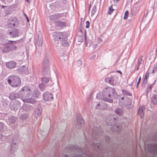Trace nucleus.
<instances>
[{
    "instance_id": "c03bdc74",
    "label": "nucleus",
    "mask_w": 157,
    "mask_h": 157,
    "mask_svg": "<svg viewBox=\"0 0 157 157\" xmlns=\"http://www.w3.org/2000/svg\"><path fill=\"white\" fill-rule=\"evenodd\" d=\"M105 140L107 142H108L109 140V137L107 136H106L105 137Z\"/></svg>"
},
{
    "instance_id": "c756f323",
    "label": "nucleus",
    "mask_w": 157,
    "mask_h": 157,
    "mask_svg": "<svg viewBox=\"0 0 157 157\" xmlns=\"http://www.w3.org/2000/svg\"><path fill=\"white\" fill-rule=\"evenodd\" d=\"M97 10L96 6L95 5L93 6L91 10V16H93Z\"/></svg>"
},
{
    "instance_id": "774afa93",
    "label": "nucleus",
    "mask_w": 157,
    "mask_h": 157,
    "mask_svg": "<svg viewBox=\"0 0 157 157\" xmlns=\"http://www.w3.org/2000/svg\"><path fill=\"white\" fill-rule=\"evenodd\" d=\"M129 2H131L133 0H128Z\"/></svg>"
},
{
    "instance_id": "2eb2a0df",
    "label": "nucleus",
    "mask_w": 157,
    "mask_h": 157,
    "mask_svg": "<svg viewBox=\"0 0 157 157\" xmlns=\"http://www.w3.org/2000/svg\"><path fill=\"white\" fill-rule=\"evenodd\" d=\"M43 98L45 101H51L52 99L53 98V94L47 91L44 93L43 94Z\"/></svg>"
},
{
    "instance_id": "680f3d73",
    "label": "nucleus",
    "mask_w": 157,
    "mask_h": 157,
    "mask_svg": "<svg viewBox=\"0 0 157 157\" xmlns=\"http://www.w3.org/2000/svg\"><path fill=\"white\" fill-rule=\"evenodd\" d=\"M1 6L2 7V8H4L5 7H6V6H4L3 5H1Z\"/></svg>"
},
{
    "instance_id": "58836bf2",
    "label": "nucleus",
    "mask_w": 157,
    "mask_h": 157,
    "mask_svg": "<svg viewBox=\"0 0 157 157\" xmlns=\"http://www.w3.org/2000/svg\"><path fill=\"white\" fill-rule=\"evenodd\" d=\"M86 28H89L90 27V23L89 21H86Z\"/></svg>"
},
{
    "instance_id": "aec40b11",
    "label": "nucleus",
    "mask_w": 157,
    "mask_h": 157,
    "mask_svg": "<svg viewBox=\"0 0 157 157\" xmlns=\"http://www.w3.org/2000/svg\"><path fill=\"white\" fill-rule=\"evenodd\" d=\"M105 81L112 85H114L115 84L114 78L113 76L106 78L105 79Z\"/></svg>"
},
{
    "instance_id": "4c0bfd02",
    "label": "nucleus",
    "mask_w": 157,
    "mask_h": 157,
    "mask_svg": "<svg viewBox=\"0 0 157 157\" xmlns=\"http://www.w3.org/2000/svg\"><path fill=\"white\" fill-rule=\"evenodd\" d=\"M152 86L150 85L149 87H148L146 90L147 93V94L151 90Z\"/></svg>"
},
{
    "instance_id": "c85d7f7f",
    "label": "nucleus",
    "mask_w": 157,
    "mask_h": 157,
    "mask_svg": "<svg viewBox=\"0 0 157 157\" xmlns=\"http://www.w3.org/2000/svg\"><path fill=\"white\" fill-rule=\"evenodd\" d=\"M41 80L42 82L45 84H47L48 82L50 80L49 78L46 77H43L41 78Z\"/></svg>"
},
{
    "instance_id": "37998d69",
    "label": "nucleus",
    "mask_w": 157,
    "mask_h": 157,
    "mask_svg": "<svg viewBox=\"0 0 157 157\" xmlns=\"http://www.w3.org/2000/svg\"><path fill=\"white\" fill-rule=\"evenodd\" d=\"M77 63L78 64V66H81L82 65V63L81 61L80 60H78L77 61Z\"/></svg>"
},
{
    "instance_id": "393cba45",
    "label": "nucleus",
    "mask_w": 157,
    "mask_h": 157,
    "mask_svg": "<svg viewBox=\"0 0 157 157\" xmlns=\"http://www.w3.org/2000/svg\"><path fill=\"white\" fill-rule=\"evenodd\" d=\"M33 96L35 98H37L40 95V92L38 89H35L33 92Z\"/></svg>"
},
{
    "instance_id": "4468645a",
    "label": "nucleus",
    "mask_w": 157,
    "mask_h": 157,
    "mask_svg": "<svg viewBox=\"0 0 157 157\" xmlns=\"http://www.w3.org/2000/svg\"><path fill=\"white\" fill-rule=\"evenodd\" d=\"M108 107L107 105L105 102H99V103L97 104L95 108L99 110H106Z\"/></svg>"
},
{
    "instance_id": "b1692460",
    "label": "nucleus",
    "mask_w": 157,
    "mask_h": 157,
    "mask_svg": "<svg viewBox=\"0 0 157 157\" xmlns=\"http://www.w3.org/2000/svg\"><path fill=\"white\" fill-rule=\"evenodd\" d=\"M43 38L41 36H38V38L36 40V44L39 46H41L43 44Z\"/></svg>"
},
{
    "instance_id": "f3484780",
    "label": "nucleus",
    "mask_w": 157,
    "mask_h": 157,
    "mask_svg": "<svg viewBox=\"0 0 157 157\" xmlns=\"http://www.w3.org/2000/svg\"><path fill=\"white\" fill-rule=\"evenodd\" d=\"M20 94H19V91L18 93H17L13 92L10 94L9 98L11 100H13L20 98Z\"/></svg>"
},
{
    "instance_id": "72a5a7b5",
    "label": "nucleus",
    "mask_w": 157,
    "mask_h": 157,
    "mask_svg": "<svg viewBox=\"0 0 157 157\" xmlns=\"http://www.w3.org/2000/svg\"><path fill=\"white\" fill-rule=\"evenodd\" d=\"M147 79L146 78H144L143 82L142 83V86L144 88L146 85V84H147Z\"/></svg>"
},
{
    "instance_id": "412c9836",
    "label": "nucleus",
    "mask_w": 157,
    "mask_h": 157,
    "mask_svg": "<svg viewBox=\"0 0 157 157\" xmlns=\"http://www.w3.org/2000/svg\"><path fill=\"white\" fill-rule=\"evenodd\" d=\"M145 107L144 106H142L141 107H140L137 112V114L140 115V117L143 118L144 117V114L143 113V110L145 109Z\"/></svg>"
},
{
    "instance_id": "a18cd8bd",
    "label": "nucleus",
    "mask_w": 157,
    "mask_h": 157,
    "mask_svg": "<svg viewBox=\"0 0 157 157\" xmlns=\"http://www.w3.org/2000/svg\"><path fill=\"white\" fill-rule=\"evenodd\" d=\"M96 55H93L92 56L90 57V59L91 60H92L93 59H94V58H95V57H96Z\"/></svg>"
},
{
    "instance_id": "c9c22d12",
    "label": "nucleus",
    "mask_w": 157,
    "mask_h": 157,
    "mask_svg": "<svg viewBox=\"0 0 157 157\" xmlns=\"http://www.w3.org/2000/svg\"><path fill=\"white\" fill-rule=\"evenodd\" d=\"M128 15V10H126L125 11L124 13V19H126L127 18Z\"/></svg>"
},
{
    "instance_id": "e433bc0d",
    "label": "nucleus",
    "mask_w": 157,
    "mask_h": 157,
    "mask_svg": "<svg viewBox=\"0 0 157 157\" xmlns=\"http://www.w3.org/2000/svg\"><path fill=\"white\" fill-rule=\"evenodd\" d=\"M24 69L25 67L24 66H23V67H21L19 68V69L20 71L21 72L22 74H23L25 72V70H24Z\"/></svg>"
},
{
    "instance_id": "7c9ffc66",
    "label": "nucleus",
    "mask_w": 157,
    "mask_h": 157,
    "mask_svg": "<svg viewBox=\"0 0 157 157\" xmlns=\"http://www.w3.org/2000/svg\"><path fill=\"white\" fill-rule=\"evenodd\" d=\"M28 117V115L27 114H23L20 116V119L22 120H26Z\"/></svg>"
},
{
    "instance_id": "79ce46f5",
    "label": "nucleus",
    "mask_w": 157,
    "mask_h": 157,
    "mask_svg": "<svg viewBox=\"0 0 157 157\" xmlns=\"http://www.w3.org/2000/svg\"><path fill=\"white\" fill-rule=\"evenodd\" d=\"M24 15L27 20V22H29V20L28 17L26 15V14L25 13H24Z\"/></svg>"
},
{
    "instance_id": "bb28decb",
    "label": "nucleus",
    "mask_w": 157,
    "mask_h": 157,
    "mask_svg": "<svg viewBox=\"0 0 157 157\" xmlns=\"http://www.w3.org/2000/svg\"><path fill=\"white\" fill-rule=\"evenodd\" d=\"M122 92L123 95H128L130 96H132V94L126 90H122Z\"/></svg>"
},
{
    "instance_id": "69168bd1",
    "label": "nucleus",
    "mask_w": 157,
    "mask_h": 157,
    "mask_svg": "<svg viewBox=\"0 0 157 157\" xmlns=\"http://www.w3.org/2000/svg\"><path fill=\"white\" fill-rule=\"evenodd\" d=\"M2 137V135L0 133V139H1Z\"/></svg>"
},
{
    "instance_id": "0e129e2a",
    "label": "nucleus",
    "mask_w": 157,
    "mask_h": 157,
    "mask_svg": "<svg viewBox=\"0 0 157 157\" xmlns=\"http://www.w3.org/2000/svg\"><path fill=\"white\" fill-rule=\"evenodd\" d=\"M63 157H67V155H62Z\"/></svg>"
},
{
    "instance_id": "338daca9",
    "label": "nucleus",
    "mask_w": 157,
    "mask_h": 157,
    "mask_svg": "<svg viewBox=\"0 0 157 157\" xmlns=\"http://www.w3.org/2000/svg\"><path fill=\"white\" fill-rule=\"evenodd\" d=\"M147 15V14H146V15L144 14V16H143V18H144V17H146V16Z\"/></svg>"
},
{
    "instance_id": "052dcab7",
    "label": "nucleus",
    "mask_w": 157,
    "mask_h": 157,
    "mask_svg": "<svg viewBox=\"0 0 157 157\" xmlns=\"http://www.w3.org/2000/svg\"><path fill=\"white\" fill-rule=\"evenodd\" d=\"M156 71V70H155V69H153V71H152V73H153L154 72H155V71Z\"/></svg>"
},
{
    "instance_id": "09e8293b",
    "label": "nucleus",
    "mask_w": 157,
    "mask_h": 157,
    "mask_svg": "<svg viewBox=\"0 0 157 157\" xmlns=\"http://www.w3.org/2000/svg\"><path fill=\"white\" fill-rule=\"evenodd\" d=\"M133 108V107L132 106H127V108L128 109H132Z\"/></svg>"
},
{
    "instance_id": "dca6fc26",
    "label": "nucleus",
    "mask_w": 157,
    "mask_h": 157,
    "mask_svg": "<svg viewBox=\"0 0 157 157\" xmlns=\"http://www.w3.org/2000/svg\"><path fill=\"white\" fill-rule=\"evenodd\" d=\"M42 112V108L40 105H37L34 112V115L35 117L36 118L39 117L41 114Z\"/></svg>"
},
{
    "instance_id": "de8ad7c7",
    "label": "nucleus",
    "mask_w": 157,
    "mask_h": 157,
    "mask_svg": "<svg viewBox=\"0 0 157 157\" xmlns=\"http://www.w3.org/2000/svg\"><path fill=\"white\" fill-rule=\"evenodd\" d=\"M87 157H94L93 155L91 154H89L86 155Z\"/></svg>"
},
{
    "instance_id": "6e6552de",
    "label": "nucleus",
    "mask_w": 157,
    "mask_h": 157,
    "mask_svg": "<svg viewBox=\"0 0 157 157\" xmlns=\"http://www.w3.org/2000/svg\"><path fill=\"white\" fill-rule=\"evenodd\" d=\"M63 13H57L53 14L49 16L50 20L54 21H57L56 20H58L61 17L66 16V15Z\"/></svg>"
},
{
    "instance_id": "e2e57ef3",
    "label": "nucleus",
    "mask_w": 157,
    "mask_h": 157,
    "mask_svg": "<svg viewBox=\"0 0 157 157\" xmlns=\"http://www.w3.org/2000/svg\"><path fill=\"white\" fill-rule=\"evenodd\" d=\"M139 67L140 66H137V68H136V70L137 71H138V70L139 69Z\"/></svg>"
},
{
    "instance_id": "f257e3e1",
    "label": "nucleus",
    "mask_w": 157,
    "mask_h": 157,
    "mask_svg": "<svg viewBox=\"0 0 157 157\" xmlns=\"http://www.w3.org/2000/svg\"><path fill=\"white\" fill-rule=\"evenodd\" d=\"M52 37L55 41L59 42L62 46L67 47L69 45L67 40V36L64 32L56 33L53 35Z\"/></svg>"
},
{
    "instance_id": "49530a36",
    "label": "nucleus",
    "mask_w": 157,
    "mask_h": 157,
    "mask_svg": "<svg viewBox=\"0 0 157 157\" xmlns=\"http://www.w3.org/2000/svg\"><path fill=\"white\" fill-rule=\"evenodd\" d=\"M149 74V73H148V72H147L146 73L145 77L144 78H146L147 79V78L148 77Z\"/></svg>"
},
{
    "instance_id": "a878e982",
    "label": "nucleus",
    "mask_w": 157,
    "mask_h": 157,
    "mask_svg": "<svg viewBox=\"0 0 157 157\" xmlns=\"http://www.w3.org/2000/svg\"><path fill=\"white\" fill-rule=\"evenodd\" d=\"M151 101L154 105H157V95H154L151 98Z\"/></svg>"
},
{
    "instance_id": "0eeeda50",
    "label": "nucleus",
    "mask_w": 157,
    "mask_h": 157,
    "mask_svg": "<svg viewBox=\"0 0 157 157\" xmlns=\"http://www.w3.org/2000/svg\"><path fill=\"white\" fill-rule=\"evenodd\" d=\"M84 123V121L82 119L81 115L79 114H77L76 119L75 123L76 127L77 129L80 128Z\"/></svg>"
},
{
    "instance_id": "1a4fd4ad",
    "label": "nucleus",
    "mask_w": 157,
    "mask_h": 157,
    "mask_svg": "<svg viewBox=\"0 0 157 157\" xmlns=\"http://www.w3.org/2000/svg\"><path fill=\"white\" fill-rule=\"evenodd\" d=\"M19 141L15 140L14 139L10 148V151L11 154H13L16 149L18 148Z\"/></svg>"
},
{
    "instance_id": "7ed1b4c3",
    "label": "nucleus",
    "mask_w": 157,
    "mask_h": 157,
    "mask_svg": "<svg viewBox=\"0 0 157 157\" xmlns=\"http://www.w3.org/2000/svg\"><path fill=\"white\" fill-rule=\"evenodd\" d=\"M18 41V40H8L6 44H3L4 46L1 49L2 52L3 53H7L16 50L17 47L15 44H17Z\"/></svg>"
},
{
    "instance_id": "5701e85b",
    "label": "nucleus",
    "mask_w": 157,
    "mask_h": 157,
    "mask_svg": "<svg viewBox=\"0 0 157 157\" xmlns=\"http://www.w3.org/2000/svg\"><path fill=\"white\" fill-rule=\"evenodd\" d=\"M17 119L16 117L10 115L8 117V120L9 122L11 124L14 123Z\"/></svg>"
},
{
    "instance_id": "f03ea898",
    "label": "nucleus",
    "mask_w": 157,
    "mask_h": 157,
    "mask_svg": "<svg viewBox=\"0 0 157 157\" xmlns=\"http://www.w3.org/2000/svg\"><path fill=\"white\" fill-rule=\"evenodd\" d=\"M31 93L32 91L27 86L23 87L19 91L20 98H21L23 100H25L26 102H30L33 103L35 102V100H31V99H29Z\"/></svg>"
},
{
    "instance_id": "bf43d9fd",
    "label": "nucleus",
    "mask_w": 157,
    "mask_h": 157,
    "mask_svg": "<svg viewBox=\"0 0 157 157\" xmlns=\"http://www.w3.org/2000/svg\"><path fill=\"white\" fill-rule=\"evenodd\" d=\"M113 118L114 120L115 121H116V120L117 119V117H114Z\"/></svg>"
},
{
    "instance_id": "9b49d317",
    "label": "nucleus",
    "mask_w": 157,
    "mask_h": 157,
    "mask_svg": "<svg viewBox=\"0 0 157 157\" xmlns=\"http://www.w3.org/2000/svg\"><path fill=\"white\" fill-rule=\"evenodd\" d=\"M148 150L151 153L155 154L157 152V144L152 143L148 146Z\"/></svg>"
},
{
    "instance_id": "13d9d810",
    "label": "nucleus",
    "mask_w": 157,
    "mask_h": 157,
    "mask_svg": "<svg viewBox=\"0 0 157 157\" xmlns=\"http://www.w3.org/2000/svg\"><path fill=\"white\" fill-rule=\"evenodd\" d=\"M90 7H91V5H90V4L89 6V8H88L89 12L90 11Z\"/></svg>"
},
{
    "instance_id": "2f4dec72",
    "label": "nucleus",
    "mask_w": 157,
    "mask_h": 157,
    "mask_svg": "<svg viewBox=\"0 0 157 157\" xmlns=\"http://www.w3.org/2000/svg\"><path fill=\"white\" fill-rule=\"evenodd\" d=\"M39 86L40 89L42 91L44 90L46 87L45 85L43 83L40 84L39 85Z\"/></svg>"
},
{
    "instance_id": "f704fd0d",
    "label": "nucleus",
    "mask_w": 157,
    "mask_h": 157,
    "mask_svg": "<svg viewBox=\"0 0 157 157\" xmlns=\"http://www.w3.org/2000/svg\"><path fill=\"white\" fill-rule=\"evenodd\" d=\"M143 60L142 56H140V58L138 59V65L139 66H140V65L141 64L142 62V61Z\"/></svg>"
},
{
    "instance_id": "423d86ee",
    "label": "nucleus",
    "mask_w": 157,
    "mask_h": 157,
    "mask_svg": "<svg viewBox=\"0 0 157 157\" xmlns=\"http://www.w3.org/2000/svg\"><path fill=\"white\" fill-rule=\"evenodd\" d=\"M112 92L113 94H114L115 90L113 88H109L106 89V90L103 93V100L106 101L108 102L109 103H112L113 102V99H109L108 98H107L108 95V92Z\"/></svg>"
},
{
    "instance_id": "4be33fe9",
    "label": "nucleus",
    "mask_w": 157,
    "mask_h": 157,
    "mask_svg": "<svg viewBox=\"0 0 157 157\" xmlns=\"http://www.w3.org/2000/svg\"><path fill=\"white\" fill-rule=\"evenodd\" d=\"M124 112V110L122 108H117L115 111V113L119 116H121Z\"/></svg>"
},
{
    "instance_id": "6e6d98bb",
    "label": "nucleus",
    "mask_w": 157,
    "mask_h": 157,
    "mask_svg": "<svg viewBox=\"0 0 157 157\" xmlns=\"http://www.w3.org/2000/svg\"><path fill=\"white\" fill-rule=\"evenodd\" d=\"M116 72L120 73L121 75H122L121 72L120 71H116Z\"/></svg>"
},
{
    "instance_id": "4d7b16f0",
    "label": "nucleus",
    "mask_w": 157,
    "mask_h": 157,
    "mask_svg": "<svg viewBox=\"0 0 157 157\" xmlns=\"http://www.w3.org/2000/svg\"><path fill=\"white\" fill-rule=\"evenodd\" d=\"M25 1L27 3H29L31 1V0H25Z\"/></svg>"
},
{
    "instance_id": "603ef678",
    "label": "nucleus",
    "mask_w": 157,
    "mask_h": 157,
    "mask_svg": "<svg viewBox=\"0 0 157 157\" xmlns=\"http://www.w3.org/2000/svg\"><path fill=\"white\" fill-rule=\"evenodd\" d=\"M154 69L155 70H156L157 71V65L156 64L154 65Z\"/></svg>"
},
{
    "instance_id": "9d476101",
    "label": "nucleus",
    "mask_w": 157,
    "mask_h": 157,
    "mask_svg": "<svg viewBox=\"0 0 157 157\" xmlns=\"http://www.w3.org/2000/svg\"><path fill=\"white\" fill-rule=\"evenodd\" d=\"M20 102L17 100L11 101L10 105V109L14 111L17 110L20 107Z\"/></svg>"
},
{
    "instance_id": "5fc2aeb1",
    "label": "nucleus",
    "mask_w": 157,
    "mask_h": 157,
    "mask_svg": "<svg viewBox=\"0 0 157 157\" xmlns=\"http://www.w3.org/2000/svg\"><path fill=\"white\" fill-rule=\"evenodd\" d=\"M74 157H83V156H81L80 155H77L75 156H74Z\"/></svg>"
},
{
    "instance_id": "a211bd4d",
    "label": "nucleus",
    "mask_w": 157,
    "mask_h": 157,
    "mask_svg": "<svg viewBox=\"0 0 157 157\" xmlns=\"http://www.w3.org/2000/svg\"><path fill=\"white\" fill-rule=\"evenodd\" d=\"M16 64V63L14 61H10L6 63V67L10 69L15 68Z\"/></svg>"
},
{
    "instance_id": "20e7f679",
    "label": "nucleus",
    "mask_w": 157,
    "mask_h": 157,
    "mask_svg": "<svg viewBox=\"0 0 157 157\" xmlns=\"http://www.w3.org/2000/svg\"><path fill=\"white\" fill-rule=\"evenodd\" d=\"M7 82L11 86L16 87L20 85L21 80L17 76L11 75L7 78Z\"/></svg>"
},
{
    "instance_id": "864d4df0",
    "label": "nucleus",
    "mask_w": 157,
    "mask_h": 157,
    "mask_svg": "<svg viewBox=\"0 0 157 157\" xmlns=\"http://www.w3.org/2000/svg\"><path fill=\"white\" fill-rule=\"evenodd\" d=\"M102 41V39H100V38H99L98 39V43L99 44H100L101 42Z\"/></svg>"
},
{
    "instance_id": "a19ab883",
    "label": "nucleus",
    "mask_w": 157,
    "mask_h": 157,
    "mask_svg": "<svg viewBox=\"0 0 157 157\" xmlns=\"http://www.w3.org/2000/svg\"><path fill=\"white\" fill-rule=\"evenodd\" d=\"M3 123L0 122V132L2 131L3 128Z\"/></svg>"
},
{
    "instance_id": "f8f14e48",
    "label": "nucleus",
    "mask_w": 157,
    "mask_h": 157,
    "mask_svg": "<svg viewBox=\"0 0 157 157\" xmlns=\"http://www.w3.org/2000/svg\"><path fill=\"white\" fill-rule=\"evenodd\" d=\"M8 21L9 23L7 25L9 27H12L18 25V21L16 17H11L9 19Z\"/></svg>"
},
{
    "instance_id": "39448f33",
    "label": "nucleus",
    "mask_w": 157,
    "mask_h": 157,
    "mask_svg": "<svg viewBox=\"0 0 157 157\" xmlns=\"http://www.w3.org/2000/svg\"><path fill=\"white\" fill-rule=\"evenodd\" d=\"M50 63L48 58L45 56L44 58L41 63V66L43 68V74L44 76L49 74V66Z\"/></svg>"
},
{
    "instance_id": "473e14b6",
    "label": "nucleus",
    "mask_w": 157,
    "mask_h": 157,
    "mask_svg": "<svg viewBox=\"0 0 157 157\" xmlns=\"http://www.w3.org/2000/svg\"><path fill=\"white\" fill-rule=\"evenodd\" d=\"M114 10L113 8V5H112L109 7L107 13L109 14H111Z\"/></svg>"
},
{
    "instance_id": "3c124183",
    "label": "nucleus",
    "mask_w": 157,
    "mask_h": 157,
    "mask_svg": "<svg viewBox=\"0 0 157 157\" xmlns=\"http://www.w3.org/2000/svg\"><path fill=\"white\" fill-rule=\"evenodd\" d=\"M107 93H108V95L107 96V98H108V97L110 98L111 96V95L110 94V92H108Z\"/></svg>"
},
{
    "instance_id": "cd10ccee",
    "label": "nucleus",
    "mask_w": 157,
    "mask_h": 157,
    "mask_svg": "<svg viewBox=\"0 0 157 157\" xmlns=\"http://www.w3.org/2000/svg\"><path fill=\"white\" fill-rule=\"evenodd\" d=\"M92 145L95 147V148L94 149H95L98 150L100 149V144L98 143H95V142H94L92 143Z\"/></svg>"
},
{
    "instance_id": "ddd939ff",
    "label": "nucleus",
    "mask_w": 157,
    "mask_h": 157,
    "mask_svg": "<svg viewBox=\"0 0 157 157\" xmlns=\"http://www.w3.org/2000/svg\"><path fill=\"white\" fill-rule=\"evenodd\" d=\"M19 30L17 29H13L12 31L8 30L7 34L10 36V37L14 38L19 36Z\"/></svg>"
},
{
    "instance_id": "ea45409f",
    "label": "nucleus",
    "mask_w": 157,
    "mask_h": 157,
    "mask_svg": "<svg viewBox=\"0 0 157 157\" xmlns=\"http://www.w3.org/2000/svg\"><path fill=\"white\" fill-rule=\"evenodd\" d=\"M141 80V78L140 77L139 78L138 82L137 83V84L136 85V88H138V85H139V84H140Z\"/></svg>"
},
{
    "instance_id": "6ab92c4d",
    "label": "nucleus",
    "mask_w": 157,
    "mask_h": 157,
    "mask_svg": "<svg viewBox=\"0 0 157 157\" xmlns=\"http://www.w3.org/2000/svg\"><path fill=\"white\" fill-rule=\"evenodd\" d=\"M55 25L59 27L62 28L65 27L66 26L67 22H63L60 20H58L54 21Z\"/></svg>"
},
{
    "instance_id": "8fccbe9b",
    "label": "nucleus",
    "mask_w": 157,
    "mask_h": 157,
    "mask_svg": "<svg viewBox=\"0 0 157 157\" xmlns=\"http://www.w3.org/2000/svg\"><path fill=\"white\" fill-rule=\"evenodd\" d=\"M67 1V0H62L63 3L64 4H66Z\"/></svg>"
}]
</instances>
